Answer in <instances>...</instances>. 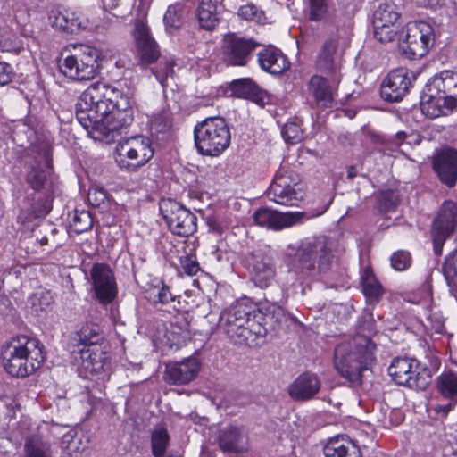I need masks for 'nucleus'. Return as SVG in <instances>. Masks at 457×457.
<instances>
[{
  "instance_id": "23",
  "label": "nucleus",
  "mask_w": 457,
  "mask_h": 457,
  "mask_svg": "<svg viewBox=\"0 0 457 457\" xmlns=\"http://www.w3.org/2000/svg\"><path fill=\"white\" fill-rule=\"evenodd\" d=\"M328 76L329 79L313 75L308 82V93L318 108H331L333 105L339 83L333 82V75Z\"/></svg>"
},
{
  "instance_id": "16",
  "label": "nucleus",
  "mask_w": 457,
  "mask_h": 457,
  "mask_svg": "<svg viewBox=\"0 0 457 457\" xmlns=\"http://www.w3.org/2000/svg\"><path fill=\"white\" fill-rule=\"evenodd\" d=\"M258 44L251 38L236 34L226 35L221 46V57L229 66H245L251 60Z\"/></svg>"
},
{
  "instance_id": "18",
  "label": "nucleus",
  "mask_w": 457,
  "mask_h": 457,
  "mask_svg": "<svg viewBox=\"0 0 457 457\" xmlns=\"http://www.w3.org/2000/svg\"><path fill=\"white\" fill-rule=\"evenodd\" d=\"M201 370L198 358L191 356L165 365L163 378L169 385L186 386L195 379Z\"/></svg>"
},
{
  "instance_id": "53",
  "label": "nucleus",
  "mask_w": 457,
  "mask_h": 457,
  "mask_svg": "<svg viewBox=\"0 0 457 457\" xmlns=\"http://www.w3.org/2000/svg\"><path fill=\"white\" fill-rule=\"evenodd\" d=\"M174 62L172 60H165L161 61L159 66L156 68V70H153L154 74L155 75L157 80L162 84L164 85L165 80L170 77L172 76L174 70Z\"/></svg>"
},
{
  "instance_id": "62",
  "label": "nucleus",
  "mask_w": 457,
  "mask_h": 457,
  "mask_svg": "<svg viewBox=\"0 0 457 457\" xmlns=\"http://www.w3.org/2000/svg\"><path fill=\"white\" fill-rule=\"evenodd\" d=\"M407 138V134L404 131H399L395 135V140L398 144L403 143Z\"/></svg>"
},
{
  "instance_id": "50",
  "label": "nucleus",
  "mask_w": 457,
  "mask_h": 457,
  "mask_svg": "<svg viewBox=\"0 0 457 457\" xmlns=\"http://www.w3.org/2000/svg\"><path fill=\"white\" fill-rule=\"evenodd\" d=\"M134 38L137 46L154 40L149 27L141 20H137L135 22Z\"/></svg>"
},
{
  "instance_id": "20",
  "label": "nucleus",
  "mask_w": 457,
  "mask_h": 457,
  "mask_svg": "<svg viewBox=\"0 0 457 457\" xmlns=\"http://www.w3.org/2000/svg\"><path fill=\"white\" fill-rule=\"evenodd\" d=\"M49 21L56 29L71 34L99 26L96 21L83 18L79 13L68 8L53 9L49 15Z\"/></svg>"
},
{
  "instance_id": "48",
  "label": "nucleus",
  "mask_w": 457,
  "mask_h": 457,
  "mask_svg": "<svg viewBox=\"0 0 457 457\" xmlns=\"http://www.w3.org/2000/svg\"><path fill=\"white\" fill-rule=\"evenodd\" d=\"M374 29V37L381 42V43H389L392 42L397 33H398V25H385L380 28H377V26H373Z\"/></svg>"
},
{
  "instance_id": "34",
  "label": "nucleus",
  "mask_w": 457,
  "mask_h": 457,
  "mask_svg": "<svg viewBox=\"0 0 457 457\" xmlns=\"http://www.w3.org/2000/svg\"><path fill=\"white\" fill-rule=\"evenodd\" d=\"M62 447L70 457H87L89 453V437L70 431L62 436Z\"/></svg>"
},
{
  "instance_id": "26",
  "label": "nucleus",
  "mask_w": 457,
  "mask_h": 457,
  "mask_svg": "<svg viewBox=\"0 0 457 457\" xmlns=\"http://www.w3.org/2000/svg\"><path fill=\"white\" fill-rule=\"evenodd\" d=\"M338 41L336 38H328L322 45L316 58V66L319 71L333 75V82L340 83V63L337 58Z\"/></svg>"
},
{
  "instance_id": "41",
  "label": "nucleus",
  "mask_w": 457,
  "mask_h": 457,
  "mask_svg": "<svg viewBox=\"0 0 457 457\" xmlns=\"http://www.w3.org/2000/svg\"><path fill=\"white\" fill-rule=\"evenodd\" d=\"M170 445V435L163 426H156L151 432V451L154 457H165Z\"/></svg>"
},
{
  "instance_id": "24",
  "label": "nucleus",
  "mask_w": 457,
  "mask_h": 457,
  "mask_svg": "<svg viewBox=\"0 0 457 457\" xmlns=\"http://www.w3.org/2000/svg\"><path fill=\"white\" fill-rule=\"evenodd\" d=\"M247 267L252 280L259 287H268L274 278L275 269L272 260L261 250L251 253L247 258Z\"/></svg>"
},
{
  "instance_id": "31",
  "label": "nucleus",
  "mask_w": 457,
  "mask_h": 457,
  "mask_svg": "<svg viewBox=\"0 0 457 457\" xmlns=\"http://www.w3.org/2000/svg\"><path fill=\"white\" fill-rule=\"evenodd\" d=\"M258 62L262 69L271 74H281L290 65L286 55L273 46L262 50L258 54Z\"/></svg>"
},
{
  "instance_id": "42",
  "label": "nucleus",
  "mask_w": 457,
  "mask_h": 457,
  "mask_svg": "<svg viewBox=\"0 0 457 457\" xmlns=\"http://www.w3.org/2000/svg\"><path fill=\"white\" fill-rule=\"evenodd\" d=\"M400 203L399 193L395 190L380 191L377 195V209L380 213H386L396 209Z\"/></svg>"
},
{
  "instance_id": "32",
  "label": "nucleus",
  "mask_w": 457,
  "mask_h": 457,
  "mask_svg": "<svg viewBox=\"0 0 457 457\" xmlns=\"http://www.w3.org/2000/svg\"><path fill=\"white\" fill-rule=\"evenodd\" d=\"M231 90L238 97L249 99L263 106L269 102V95L261 89L251 79H240L231 84Z\"/></svg>"
},
{
  "instance_id": "33",
  "label": "nucleus",
  "mask_w": 457,
  "mask_h": 457,
  "mask_svg": "<svg viewBox=\"0 0 457 457\" xmlns=\"http://www.w3.org/2000/svg\"><path fill=\"white\" fill-rule=\"evenodd\" d=\"M436 387L438 392L450 403L441 407L445 411L452 410L457 403V373L453 371H445L436 378Z\"/></svg>"
},
{
  "instance_id": "13",
  "label": "nucleus",
  "mask_w": 457,
  "mask_h": 457,
  "mask_svg": "<svg viewBox=\"0 0 457 457\" xmlns=\"http://www.w3.org/2000/svg\"><path fill=\"white\" fill-rule=\"evenodd\" d=\"M304 192L297 182V178H293L287 172L278 171L268 190L270 200L287 206H295L303 199Z\"/></svg>"
},
{
  "instance_id": "8",
  "label": "nucleus",
  "mask_w": 457,
  "mask_h": 457,
  "mask_svg": "<svg viewBox=\"0 0 457 457\" xmlns=\"http://www.w3.org/2000/svg\"><path fill=\"white\" fill-rule=\"evenodd\" d=\"M194 139L200 154L215 157L229 146L231 135L223 118L208 117L195 126Z\"/></svg>"
},
{
  "instance_id": "39",
  "label": "nucleus",
  "mask_w": 457,
  "mask_h": 457,
  "mask_svg": "<svg viewBox=\"0 0 457 457\" xmlns=\"http://www.w3.org/2000/svg\"><path fill=\"white\" fill-rule=\"evenodd\" d=\"M400 13L393 3H383L378 6L373 13V26L380 28L386 25H397Z\"/></svg>"
},
{
  "instance_id": "60",
  "label": "nucleus",
  "mask_w": 457,
  "mask_h": 457,
  "mask_svg": "<svg viewBox=\"0 0 457 457\" xmlns=\"http://www.w3.org/2000/svg\"><path fill=\"white\" fill-rule=\"evenodd\" d=\"M52 209L51 203L49 199L47 198L42 207L40 209H37L36 207H33V212H35V218H40L46 216Z\"/></svg>"
},
{
  "instance_id": "46",
  "label": "nucleus",
  "mask_w": 457,
  "mask_h": 457,
  "mask_svg": "<svg viewBox=\"0 0 457 457\" xmlns=\"http://www.w3.org/2000/svg\"><path fill=\"white\" fill-rule=\"evenodd\" d=\"M310 20L313 21H328V7L326 0H310Z\"/></svg>"
},
{
  "instance_id": "52",
  "label": "nucleus",
  "mask_w": 457,
  "mask_h": 457,
  "mask_svg": "<svg viewBox=\"0 0 457 457\" xmlns=\"http://www.w3.org/2000/svg\"><path fill=\"white\" fill-rule=\"evenodd\" d=\"M281 133L284 139L291 144L299 142L303 137V131L300 126L295 122L285 124Z\"/></svg>"
},
{
  "instance_id": "57",
  "label": "nucleus",
  "mask_w": 457,
  "mask_h": 457,
  "mask_svg": "<svg viewBox=\"0 0 457 457\" xmlns=\"http://www.w3.org/2000/svg\"><path fill=\"white\" fill-rule=\"evenodd\" d=\"M207 225L211 232L216 235H221L228 228V224L218 218H208Z\"/></svg>"
},
{
  "instance_id": "21",
  "label": "nucleus",
  "mask_w": 457,
  "mask_h": 457,
  "mask_svg": "<svg viewBox=\"0 0 457 457\" xmlns=\"http://www.w3.org/2000/svg\"><path fill=\"white\" fill-rule=\"evenodd\" d=\"M108 345L80 348L79 372L84 377L99 375L110 365Z\"/></svg>"
},
{
  "instance_id": "55",
  "label": "nucleus",
  "mask_w": 457,
  "mask_h": 457,
  "mask_svg": "<svg viewBox=\"0 0 457 457\" xmlns=\"http://www.w3.org/2000/svg\"><path fill=\"white\" fill-rule=\"evenodd\" d=\"M180 264L184 272L189 276L195 275L199 270V263L192 255H186L180 258Z\"/></svg>"
},
{
  "instance_id": "47",
  "label": "nucleus",
  "mask_w": 457,
  "mask_h": 457,
  "mask_svg": "<svg viewBox=\"0 0 457 457\" xmlns=\"http://www.w3.org/2000/svg\"><path fill=\"white\" fill-rule=\"evenodd\" d=\"M137 51L142 62L145 63H152L157 60L160 52L155 40L137 46Z\"/></svg>"
},
{
  "instance_id": "15",
  "label": "nucleus",
  "mask_w": 457,
  "mask_h": 457,
  "mask_svg": "<svg viewBox=\"0 0 457 457\" xmlns=\"http://www.w3.org/2000/svg\"><path fill=\"white\" fill-rule=\"evenodd\" d=\"M324 211L312 214L304 212H280L268 207H262L254 212L253 217L255 223L259 226L273 230H281L301 223L305 220L319 216Z\"/></svg>"
},
{
  "instance_id": "9",
  "label": "nucleus",
  "mask_w": 457,
  "mask_h": 457,
  "mask_svg": "<svg viewBox=\"0 0 457 457\" xmlns=\"http://www.w3.org/2000/svg\"><path fill=\"white\" fill-rule=\"evenodd\" d=\"M116 153V162L121 169L136 171L153 158L154 152L149 137L136 136L120 141Z\"/></svg>"
},
{
  "instance_id": "43",
  "label": "nucleus",
  "mask_w": 457,
  "mask_h": 457,
  "mask_svg": "<svg viewBox=\"0 0 457 457\" xmlns=\"http://www.w3.org/2000/svg\"><path fill=\"white\" fill-rule=\"evenodd\" d=\"M93 226V219L89 212L75 211L71 220V229L76 234L89 230Z\"/></svg>"
},
{
  "instance_id": "58",
  "label": "nucleus",
  "mask_w": 457,
  "mask_h": 457,
  "mask_svg": "<svg viewBox=\"0 0 457 457\" xmlns=\"http://www.w3.org/2000/svg\"><path fill=\"white\" fill-rule=\"evenodd\" d=\"M12 66L4 62H0V86L7 85L11 82L12 78Z\"/></svg>"
},
{
  "instance_id": "54",
  "label": "nucleus",
  "mask_w": 457,
  "mask_h": 457,
  "mask_svg": "<svg viewBox=\"0 0 457 457\" xmlns=\"http://www.w3.org/2000/svg\"><path fill=\"white\" fill-rule=\"evenodd\" d=\"M170 125L168 114L161 112L154 117L151 124V129L154 130L156 133H163L169 130Z\"/></svg>"
},
{
  "instance_id": "27",
  "label": "nucleus",
  "mask_w": 457,
  "mask_h": 457,
  "mask_svg": "<svg viewBox=\"0 0 457 457\" xmlns=\"http://www.w3.org/2000/svg\"><path fill=\"white\" fill-rule=\"evenodd\" d=\"M51 169V157L49 151L41 149L31 163L30 170L26 175V181L35 191H40L47 182Z\"/></svg>"
},
{
  "instance_id": "61",
  "label": "nucleus",
  "mask_w": 457,
  "mask_h": 457,
  "mask_svg": "<svg viewBox=\"0 0 457 457\" xmlns=\"http://www.w3.org/2000/svg\"><path fill=\"white\" fill-rule=\"evenodd\" d=\"M416 4L422 7L434 6L437 4L438 0H414Z\"/></svg>"
},
{
  "instance_id": "19",
  "label": "nucleus",
  "mask_w": 457,
  "mask_h": 457,
  "mask_svg": "<svg viewBox=\"0 0 457 457\" xmlns=\"http://www.w3.org/2000/svg\"><path fill=\"white\" fill-rule=\"evenodd\" d=\"M93 287L98 301L106 304L117 295V285L112 270L105 263H96L91 269Z\"/></svg>"
},
{
  "instance_id": "10",
  "label": "nucleus",
  "mask_w": 457,
  "mask_h": 457,
  "mask_svg": "<svg viewBox=\"0 0 457 457\" xmlns=\"http://www.w3.org/2000/svg\"><path fill=\"white\" fill-rule=\"evenodd\" d=\"M388 374L398 385L417 390H425L431 382L430 371L414 359H394L388 367Z\"/></svg>"
},
{
  "instance_id": "64",
  "label": "nucleus",
  "mask_w": 457,
  "mask_h": 457,
  "mask_svg": "<svg viewBox=\"0 0 457 457\" xmlns=\"http://www.w3.org/2000/svg\"><path fill=\"white\" fill-rule=\"evenodd\" d=\"M120 1V0H110L109 2L108 0H103V3L104 6L113 7L117 6Z\"/></svg>"
},
{
  "instance_id": "12",
  "label": "nucleus",
  "mask_w": 457,
  "mask_h": 457,
  "mask_svg": "<svg viewBox=\"0 0 457 457\" xmlns=\"http://www.w3.org/2000/svg\"><path fill=\"white\" fill-rule=\"evenodd\" d=\"M434 29L425 21H414L406 25L405 35L399 46L408 59H417L426 55L434 43Z\"/></svg>"
},
{
  "instance_id": "7",
  "label": "nucleus",
  "mask_w": 457,
  "mask_h": 457,
  "mask_svg": "<svg viewBox=\"0 0 457 457\" xmlns=\"http://www.w3.org/2000/svg\"><path fill=\"white\" fill-rule=\"evenodd\" d=\"M60 71L72 80H89L97 73L99 53L88 45L76 44L66 46L62 52Z\"/></svg>"
},
{
  "instance_id": "14",
  "label": "nucleus",
  "mask_w": 457,
  "mask_h": 457,
  "mask_svg": "<svg viewBox=\"0 0 457 457\" xmlns=\"http://www.w3.org/2000/svg\"><path fill=\"white\" fill-rule=\"evenodd\" d=\"M457 228V204L453 201H445L436 216L431 237L433 249L436 256L442 254L445 240Z\"/></svg>"
},
{
  "instance_id": "49",
  "label": "nucleus",
  "mask_w": 457,
  "mask_h": 457,
  "mask_svg": "<svg viewBox=\"0 0 457 457\" xmlns=\"http://www.w3.org/2000/svg\"><path fill=\"white\" fill-rule=\"evenodd\" d=\"M391 266L397 271L407 270L411 264V257L409 252L399 250L393 253L390 258Z\"/></svg>"
},
{
  "instance_id": "3",
  "label": "nucleus",
  "mask_w": 457,
  "mask_h": 457,
  "mask_svg": "<svg viewBox=\"0 0 457 457\" xmlns=\"http://www.w3.org/2000/svg\"><path fill=\"white\" fill-rule=\"evenodd\" d=\"M262 320L255 306L238 302L222 311L219 327L235 344L252 346L266 334Z\"/></svg>"
},
{
  "instance_id": "51",
  "label": "nucleus",
  "mask_w": 457,
  "mask_h": 457,
  "mask_svg": "<svg viewBox=\"0 0 457 457\" xmlns=\"http://www.w3.org/2000/svg\"><path fill=\"white\" fill-rule=\"evenodd\" d=\"M238 16L246 21H254L262 22L264 19V13L253 4H245L239 8Z\"/></svg>"
},
{
  "instance_id": "5",
  "label": "nucleus",
  "mask_w": 457,
  "mask_h": 457,
  "mask_svg": "<svg viewBox=\"0 0 457 457\" xmlns=\"http://www.w3.org/2000/svg\"><path fill=\"white\" fill-rule=\"evenodd\" d=\"M2 364L12 377L25 378L37 370L45 360L43 345L33 337H12L1 349Z\"/></svg>"
},
{
  "instance_id": "45",
  "label": "nucleus",
  "mask_w": 457,
  "mask_h": 457,
  "mask_svg": "<svg viewBox=\"0 0 457 457\" xmlns=\"http://www.w3.org/2000/svg\"><path fill=\"white\" fill-rule=\"evenodd\" d=\"M163 21L169 29H179L183 22V8L181 4L170 5L164 14Z\"/></svg>"
},
{
  "instance_id": "22",
  "label": "nucleus",
  "mask_w": 457,
  "mask_h": 457,
  "mask_svg": "<svg viewBox=\"0 0 457 457\" xmlns=\"http://www.w3.org/2000/svg\"><path fill=\"white\" fill-rule=\"evenodd\" d=\"M411 79L405 69L391 71L383 80L380 89L381 96L387 102H399L409 92Z\"/></svg>"
},
{
  "instance_id": "56",
  "label": "nucleus",
  "mask_w": 457,
  "mask_h": 457,
  "mask_svg": "<svg viewBox=\"0 0 457 457\" xmlns=\"http://www.w3.org/2000/svg\"><path fill=\"white\" fill-rule=\"evenodd\" d=\"M87 197L91 204L98 206L106 200V193L102 188L91 187L88 191Z\"/></svg>"
},
{
  "instance_id": "2",
  "label": "nucleus",
  "mask_w": 457,
  "mask_h": 457,
  "mask_svg": "<svg viewBox=\"0 0 457 457\" xmlns=\"http://www.w3.org/2000/svg\"><path fill=\"white\" fill-rule=\"evenodd\" d=\"M286 256L291 270L302 278L326 273L334 258L333 242L325 236L304 238L297 245H289Z\"/></svg>"
},
{
  "instance_id": "17",
  "label": "nucleus",
  "mask_w": 457,
  "mask_h": 457,
  "mask_svg": "<svg viewBox=\"0 0 457 457\" xmlns=\"http://www.w3.org/2000/svg\"><path fill=\"white\" fill-rule=\"evenodd\" d=\"M213 439L225 453L243 454L250 450L249 436L243 426L228 424L220 427L215 431Z\"/></svg>"
},
{
  "instance_id": "6",
  "label": "nucleus",
  "mask_w": 457,
  "mask_h": 457,
  "mask_svg": "<svg viewBox=\"0 0 457 457\" xmlns=\"http://www.w3.org/2000/svg\"><path fill=\"white\" fill-rule=\"evenodd\" d=\"M422 112L430 119L447 115L457 107V72L443 71L426 84L420 96Z\"/></svg>"
},
{
  "instance_id": "29",
  "label": "nucleus",
  "mask_w": 457,
  "mask_h": 457,
  "mask_svg": "<svg viewBox=\"0 0 457 457\" xmlns=\"http://www.w3.org/2000/svg\"><path fill=\"white\" fill-rule=\"evenodd\" d=\"M320 381L315 374L303 373L289 386V395L297 401L312 399L320 390Z\"/></svg>"
},
{
  "instance_id": "36",
  "label": "nucleus",
  "mask_w": 457,
  "mask_h": 457,
  "mask_svg": "<svg viewBox=\"0 0 457 457\" xmlns=\"http://www.w3.org/2000/svg\"><path fill=\"white\" fill-rule=\"evenodd\" d=\"M361 281L367 302L370 304L378 303L384 294V289L373 271L370 269H365L361 274Z\"/></svg>"
},
{
  "instance_id": "35",
  "label": "nucleus",
  "mask_w": 457,
  "mask_h": 457,
  "mask_svg": "<svg viewBox=\"0 0 457 457\" xmlns=\"http://www.w3.org/2000/svg\"><path fill=\"white\" fill-rule=\"evenodd\" d=\"M78 341L82 348L108 345L104 331L96 323H86L77 332Z\"/></svg>"
},
{
  "instance_id": "37",
  "label": "nucleus",
  "mask_w": 457,
  "mask_h": 457,
  "mask_svg": "<svg viewBox=\"0 0 457 457\" xmlns=\"http://www.w3.org/2000/svg\"><path fill=\"white\" fill-rule=\"evenodd\" d=\"M23 457H54V453L48 440L31 436L25 441Z\"/></svg>"
},
{
  "instance_id": "4",
  "label": "nucleus",
  "mask_w": 457,
  "mask_h": 457,
  "mask_svg": "<svg viewBox=\"0 0 457 457\" xmlns=\"http://www.w3.org/2000/svg\"><path fill=\"white\" fill-rule=\"evenodd\" d=\"M376 345L366 337H356L353 340L337 345L334 352V365L341 375L353 384L359 385L364 373L371 370L375 361Z\"/></svg>"
},
{
  "instance_id": "63",
  "label": "nucleus",
  "mask_w": 457,
  "mask_h": 457,
  "mask_svg": "<svg viewBox=\"0 0 457 457\" xmlns=\"http://www.w3.org/2000/svg\"><path fill=\"white\" fill-rule=\"evenodd\" d=\"M274 314L277 315V321L278 322H280L281 319L286 317L284 310L282 308H280V307H277L274 310Z\"/></svg>"
},
{
  "instance_id": "1",
  "label": "nucleus",
  "mask_w": 457,
  "mask_h": 457,
  "mask_svg": "<svg viewBox=\"0 0 457 457\" xmlns=\"http://www.w3.org/2000/svg\"><path fill=\"white\" fill-rule=\"evenodd\" d=\"M132 103L118 87L94 83L79 97L76 118L89 133H97L95 137L108 138L132 123Z\"/></svg>"
},
{
  "instance_id": "44",
  "label": "nucleus",
  "mask_w": 457,
  "mask_h": 457,
  "mask_svg": "<svg viewBox=\"0 0 457 457\" xmlns=\"http://www.w3.org/2000/svg\"><path fill=\"white\" fill-rule=\"evenodd\" d=\"M443 272L449 287L457 290V251H453L446 256Z\"/></svg>"
},
{
  "instance_id": "38",
  "label": "nucleus",
  "mask_w": 457,
  "mask_h": 457,
  "mask_svg": "<svg viewBox=\"0 0 457 457\" xmlns=\"http://www.w3.org/2000/svg\"><path fill=\"white\" fill-rule=\"evenodd\" d=\"M197 19L201 28L214 29L219 23L216 4L212 0H201L197 7Z\"/></svg>"
},
{
  "instance_id": "11",
  "label": "nucleus",
  "mask_w": 457,
  "mask_h": 457,
  "mask_svg": "<svg viewBox=\"0 0 457 457\" xmlns=\"http://www.w3.org/2000/svg\"><path fill=\"white\" fill-rule=\"evenodd\" d=\"M160 212L170 231L178 237H187L197 230V217L173 199H162Z\"/></svg>"
},
{
  "instance_id": "25",
  "label": "nucleus",
  "mask_w": 457,
  "mask_h": 457,
  "mask_svg": "<svg viewBox=\"0 0 457 457\" xmlns=\"http://www.w3.org/2000/svg\"><path fill=\"white\" fill-rule=\"evenodd\" d=\"M433 169L442 183L449 187L457 182V151L444 148L433 159Z\"/></svg>"
},
{
  "instance_id": "28",
  "label": "nucleus",
  "mask_w": 457,
  "mask_h": 457,
  "mask_svg": "<svg viewBox=\"0 0 457 457\" xmlns=\"http://www.w3.org/2000/svg\"><path fill=\"white\" fill-rule=\"evenodd\" d=\"M190 338V323L185 314L174 317L170 324L165 326L162 341L170 347H179Z\"/></svg>"
},
{
  "instance_id": "59",
  "label": "nucleus",
  "mask_w": 457,
  "mask_h": 457,
  "mask_svg": "<svg viewBox=\"0 0 457 457\" xmlns=\"http://www.w3.org/2000/svg\"><path fill=\"white\" fill-rule=\"evenodd\" d=\"M17 6H12L15 19L19 23L21 22H26L29 19V12L25 5L21 4H17Z\"/></svg>"
},
{
  "instance_id": "30",
  "label": "nucleus",
  "mask_w": 457,
  "mask_h": 457,
  "mask_svg": "<svg viewBox=\"0 0 457 457\" xmlns=\"http://www.w3.org/2000/svg\"><path fill=\"white\" fill-rule=\"evenodd\" d=\"M323 453L325 457H362L359 446L346 436L329 438Z\"/></svg>"
},
{
  "instance_id": "40",
  "label": "nucleus",
  "mask_w": 457,
  "mask_h": 457,
  "mask_svg": "<svg viewBox=\"0 0 457 457\" xmlns=\"http://www.w3.org/2000/svg\"><path fill=\"white\" fill-rule=\"evenodd\" d=\"M145 289V298L154 303L167 304L174 300V295L162 280H155Z\"/></svg>"
}]
</instances>
